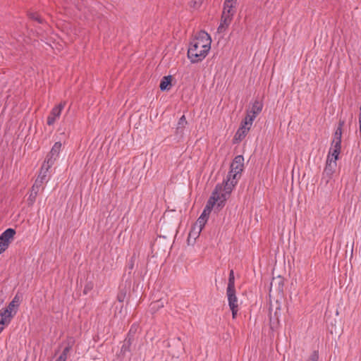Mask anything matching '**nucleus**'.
I'll return each instance as SVG.
<instances>
[{"mask_svg": "<svg viewBox=\"0 0 361 361\" xmlns=\"http://www.w3.org/2000/svg\"><path fill=\"white\" fill-rule=\"evenodd\" d=\"M212 39L204 31L198 32L197 36L193 39L188 49V57L192 63L202 61L208 54L211 49Z\"/></svg>", "mask_w": 361, "mask_h": 361, "instance_id": "1", "label": "nucleus"}, {"mask_svg": "<svg viewBox=\"0 0 361 361\" xmlns=\"http://www.w3.org/2000/svg\"><path fill=\"white\" fill-rule=\"evenodd\" d=\"M240 177V173L233 172L232 170H230L226 176V179H225L221 184L223 186V190L221 192V197H223V200L221 201L219 206L224 207L225 205L226 201L230 197V195L233 188L238 183Z\"/></svg>", "mask_w": 361, "mask_h": 361, "instance_id": "2", "label": "nucleus"}, {"mask_svg": "<svg viewBox=\"0 0 361 361\" xmlns=\"http://www.w3.org/2000/svg\"><path fill=\"white\" fill-rule=\"evenodd\" d=\"M223 190L222 185L217 184L212 193L211 197L207 202V204L202 212V214H204L206 216H209L210 212H212L214 206L217 203V207L221 209L223 207L219 206V204L221 201L223 200V197H221V192Z\"/></svg>", "mask_w": 361, "mask_h": 361, "instance_id": "3", "label": "nucleus"}, {"mask_svg": "<svg viewBox=\"0 0 361 361\" xmlns=\"http://www.w3.org/2000/svg\"><path fill=\"white\" fill-rule=\"evenodd\" d=\"M61 148V142H56L54 143L51 151L47 155V157L41 167V173L44 170V173H47L51 166L54 164L56 158L58 157L60 150Z\"/></svg>", "mask_w": 361, "mask_h": 361, "instance_id": "4", "label": "nucleus"}, {"mask_svg": "<svg viewBox=\"0 0 361 361\" xmlns=\"http://www.w3.org/2000/svg\"><path fill=\"white\" fill-rule=\"evenodd\" d=\"M16 233V231L14 228H8L0 235V254L8 248Z\"/></svg>", "mask_w": 361, "mask_h": 361, "instance_id": "5", "label": "nucleus"}, {"mask_svg": "<svg viewBox=\"0 0 361 361\" xmlns=\"http://www.w3.org/2000/svg\"><path fill=\"white\" fill-rule=\"evenodd\" d=\"M46 177L47 173H44V170L42 173H39L37 178L35 180V182L32 187L31 192L27 200L30 202V204H32L35 201L39 189L42 188L43 183L46 180Z\"/></svg>", "mask_w": 361, "mask_h": 361, "instance_id": "6", "label": "nucleus"}, {"mask_svg": "<svg viewBox=\"0 0 361 361\" xmlns=\"http://www.w3.org/2000/svg\"><path fill=\"white\" fill-rule=\"evenodd\" d=\"M137 331V326L135 324H133L128 331L127 337L123 341V344L122 345L121 353L123 355L126 354V352L130 351V346L132 343L134 341V336Z\"/></svg>", "mask_w": 361, "mask_h": 361, "instance_id": "7", "label": "nucleus"}, {"mask_svg": "<svg viewBox=\"0 0 361 361\" xmlns=\"http://www.w3.org/2000/svg\"><path fill=\"white\" fill-rule=\"evenodd\" d=\"M23 300V294L18 292L11 302H9L8 305L4 308L5 310H8V312L12 313V314L16 315L18 307Z\"/></svg>", "mask_w": 361, "mask_h": 361, "instance_id": "8", "label": "nucleus"}, {"mask_svg": "<svg viewBox=\"0 0 361 361\" xmlns=\"http://www.w3.org/2000/svg\"><path fill=\"white\" fill-rule=\"evenodd\" d=\"M336 167V162L335 160H333V158H330L329 156L327 157L326 166L324 168L323 176H326L327 177L326 182L329 181V179L331 178V176L335 171Z\"/></svg>", "mask_w": 361, "mask_h": 361, "instance_id": "9", "label": "nucleus"}, {"mask_svg": "<svg viewBox=\"0 0 361 361\" xmlns=\"http://www.w3.org/2000/svg\"><path fill=\"white\" fill-rule=\"evenodd\" d=\"M243 161L244 158L242 155L236 156L231 164V170H232L233 172L241 173L243 168Z\"/></svg>", "mask_w": 361, "mask_h": 361, "instance_id": "10", "label": "nucleus"}, {"mask_svg": "<svg viewBox=\"0 0 361 361\" xmlns=\"http://www.w3.org/2000/svg\"><path fill=\"white\" fill-rule=\"evenodd\" d=\"M14 316L12 313L8 312V310L1 309L0 310V324L2 326L8 325Z\"/></svg>", "mask_w": 361, "mask_h": 361, "instance_id": "11", "label": "nucleus"}, {"mask_svg": "<svg viewBox=\"0 0 361 361\" xmlns=\"http://www.w3.org/2000/svg\"><path fill=\"white\" fill-rule=\"evenodd\" d=\"M172 75L164 76L160 82L159 88L161 91H169L172 87Z\"/></svg>", "mask_w": 361, "mask_h": 361, "instance_id": "12", "label": "nucleus"}, {"mask_svg": "<svg viewBox=\"0 0 361 361\" xmlns=\"http://www.w3.org/2000/svg\"><path fill=\"white\" fill-rule=\"evenodd\" d=\"M226 294L228 296L229 307H234L235 306L238 305V298L235 295V288H231V290L227 288Z\"/></svg>", "mask_w": 361, "mask_h": 361, "instance_id": "13", "label": "nucleus"}, {"mask_svg": "<svg viewBox=\"0 0 361 361\" xmlns=\"http://www.w3.org/2000/svg\"><path fill=\"white\" fill-rule=\"evenodd\" d=\"M187 124H188V121L186 120V118L184 115H183L180 118V119L178 122V124H177V128H176V135H179L180 137H182L184 133V129H185V126H187Z\"/></svg>", "mask_w": 361, "mask_h": 361, "instance_id": "14", "label": "nucleus"}, {"mask_svg": "<svg viewBox=\"0 0 361 361\" xmlns=\"http://www.w3.org/2000/svg\"><path fill=\"white\" fill-rule=\"evenodd\" d=\"M276 288L279 293H283V279L279 276L276 279H273L271 282V290Z\"/></svg>", "mask_w": 361, "mask_h": 361, "instance_id": "15", "label": "nucleus"}, {"mask_svg": "<svg viewBox=\"0 0 361 361\" xmlns=\"http://www.w3.org/2000/svg\"><path fill=\"white\" fill-rule=\"evenodd\" d=\"M262 107L263 104L258 100H255L252 104L251 109L247 111L257 117V116L262 111Z\"/></svg>", "mask_w": 361, "mask_h": 361, "instance_id": "16", "label": "nucleus"}, {"mask_svg": "<svg viewBox=\"0 0 361 361\" xmlns=\"http://www.w3.org/2000/svg\"><path fill=\"white\" fill-rule=\"evenodd\" d=\"M250 130V126L246 127L243 124H240V127L235 135V140L241 141Z\"/></svg>", "mask_w": 361, "mask_h": 361, "instance_id": "17", "label": "nucleus"}, {"mask_svg": "<svg viewBox=\"0 0 361 361\" xmlns=\"http://www.w3.org/2000/svg\"><path fill=\"white\" fill-rule=\"evenodd\" d=\"M66 103L61 102L59 105L54 107L49 114L52 118L56 119L61 115L62 109L64 108Z\"/></svg>", "mask_w": 361, "mask_h": 361, "instance_id": "18", "label": "nucleus"}, {"mask_svg": "<svg viewBox=\"0 0 361 361\" xmlns=\"http://www.w3.org/2000/svg\"><path fill=\"white\" fill-rule=\"evenodd\" d=\"M208 218L209 216H206L204 214H202L194 226L197 227L198 230L202 231Z\"/></svg>", "mask_w": 361, "mask_h": 361, "instance_id": "19", "label": "nucleus"}, {"mask_svg": "<svg viewBox=\"0 0 361 361\" xmlns=\"http://www.w3.org/2000/svg\"><path fill=\"white\" fill-rule=\"evenodd\" d=\"M269 320H270V328L274 330L277 328L279 324V317L277 316V311H276L272 315L271 312H270L269 315Z\"/></svg>", "mask_w": 361, "mask_h": 361, "instance_id": "20", "label": "nucleus"}, {"mask_svg": "<svg viewBox=\"0 0 361 361\" xmlns=\"http://www.w3.org/2000/svg\"><path fill=\"white\" fill-rule=\"evenodd\" d=\"M255 118L256 117L254 115H252L250 113L247 111V115L245 119L241 122V124L245 125L246 127H250Z\"/></svg>", "mask_w": 361, "mask_h": 361, "instance_id": "21", "label": "nucleus"}, {"mask_svg": "<svg viewBox=\"0 0 361 361\" xmlns=\"http://www.w3.org/2000/svg\"><path fill=\"white\" fill-rule=\"evenodd\" d=\"M201 232V230H198L197 227L193 226V228L191 229V231L189 233L188 241L190 243L191 238H193L194 241L196 240L197 237H199V235Z\"/></svg>", "mask_w": 361, "mask_h": 361, "instance_id": "22", "label": "nucleus"}, {"mask_svg": "<svg viewBox=\"0 0 361 361\" xmlns=\"http://www.w3.org/2000/svg\"><path fill=\"white\" fill-rule=\"evenodd\" d=\"M72 346L71 345H68L63 350L62 353L59 355V357L56 359V361H66L67 359V355L71 350Z\"/></svg>", "mask_w": 361, "mask_h": 361, "instance_id": "23", "label": "nucleus"}, {"mask_svg": "<svg viewBox=\"0 0 361 361\" xmlns=\"http://www.w3.org/2000/svg\"><path fill=\"white\" fill-rule=\"evenodd\" d=\"M231 20L232 18L231 17V15H226V11H223L220 23L228 27Z\"/></svg>", "mask_w": 361, "mask_h": 361, "instance_id": "24", "label": "nucleus"}, {"mask_svg": "<svg viewBox=\"0 0 361 361\" xmlns=\"http://www.w3.org/2000/svg\"><path fill=\"white\" fill-rule=\"evenodd\" d=\"M136 259H137V256H136L135 252H134L133 254V255L131 256V257L130 258L129 262L128 263V265L126 267L127 269L129 271H128L129 274H131L132 270L134 269V266H135V263Z\"/></svg>", "mask_w": 361, "mask_h": 361, "instance_id": "25", "label": "nucleus"}, {"mask_svg": "<svg viewBox=\"0 0 361 361\" xmlns=\"http://www.w3.org/2000/svg\"><path fill=\"white\" fill-rule=\"evenodd\" d=\"M340 152H341V149L331 147L330 149L328 156H329L330 158H333V160H335V162H336V160L338 159V156H339Z\"/></svg>", "mask_w": 361, "mask_h": 361, "instance_id": "26", "label": "nucleus"}, {"mask_svg": "<svg viewBox=\"0 0 361 361\" xmlns=\"http://www.w3.org/2000/svg\"><path fill=\"white\" fill-rule=\"evenodd\" d=\"M235 288V276H234V272L233 270L231 269L229 273L228 276V287L227 288Z\"/></svg>", "mask_w": 361, "mask_h": 361, "instance_id": "27", "label": "nucleus"}, {"mask_svg": "<svg viewBox=\"0 0 361 361\" xmlns=\"http://www.w3.org/2000/svg\"><path fill=\"white\" fill-rule=\"evenodd\" d=\"M127 290L124 288H120L119 292L117 295V300L120 302H123L126 297Z\"/></svg>", "mask_w": 361, "mask_h": 361, "instance_id": "28", "label": "nucleus"}, {"mask_svg": "<svg viewBox=\"0 0 361 361\" xmlns=\"http://www.w3.org/2000/svg\"><path fill=\"white\" fill-rule=\"evenodd\" d=\"M94 288V283L92 281H87L83 290V294L87 295Z\"/></svg>", "mask_w": 361, "mask_h": 361, "instance_id": "29", "label": "nucleus"}, {"mask_svg": "<svg viewBox=\"0 0 361 361\" xmlns=\"http://www.w3.org/2000/svg\"><path fill=\"white\" fill-rule=\"evenodd\" d=\"M29 17L34 20L37 21L39 23H43V19L36 13H29Z\"/></svg>", "mask_w": 361, "mask_h": 361, "instance_id": "30", "label": "nucleus"}, {"mask_svg": "<svg viewBox=\"0 0 361 361\" xmlns=\"http://www.w3.org/2000/svg\"><path fill=\"white\" fill-rule=\"evenodd\" d=\"M233 7V4L228 5V6H226V5H224V11H226V15H231V17L232 18L234 12L232 11V8Z\"/></svg>", "mask_w": 361, "mask_h": 361, "instance_id": "31", "label": "nucleus"}, {"mask_svg": "<svg viewBox=\"0 0 361 361\" xmlns=\"http://www.w3.org/2000/svg\"><path fill=\"white\" fill-rule=\"evenodd\" d=\"M319 360V353L317 350H314L309 357L307 361H318Z\"/></svg>", "mask_w": 361, "mask_h": 361, "instance_id": "32", "label": "nucleus"}, {"mask_svg": "<svg viewBox=\"0 0 361 361\" xmlns=\"http://www.w3.org/2000/svg\"><path fill=\"white\" fill-rule=\"evenodd\" d=\"M332 147L335 149H341V140H333L331 143Z\"/></svg>", "mask_w": 361, "mask_h": 361, "instance_id": "33", "label": "nucleus"}, {"mask_svg": "<svg viewBox=\"0 0 361 361\" xmlns=\"http://www.w3.org/2000/svg\"><path fill=\"white\" fill-rule=\"evenodd\" d=\"M345 124V121L343 120L340 119L338 122V125L337 127V129L336 130V133H338L339 134L342 135V128Z\"/></svg>", "mask_w": 361, "mask_h": 361, "instance_id": "34", "label": "nucleus"}, {"mask_svg": "<svg viewBox=\"0 0 361 361\" xmlns=\"http://www.w3.org/2000/svg\"><path fill=\"white\" fill-rule=\"evenodd\" d=\"M228 28L227 26L220 23V25H219L218 28H217V32L219 33H223L225 32V30Z\"/></svg>", "mask_w": 361, "mask_h": 361, "instance_id": "35", "label": "nucleus"}, {"mask_svg": "<svg viewBox=\"0 0 361 361\" xmlns=\"http://www.w3.org/2000/svg\"><path fill=\"white\" fill-rule=\"evenodd\" d=\"M238 305H236L234 307H230L231 312H232V316H233V318H235L236 315H237V312H238Z\"/></svg>", "mask_w": 361, "mask_h": 361, "instance_id": "36", "label": "nucleus"}, {"mask_svg": "<svg viewBox=\"0 0 361 361\" xmlns=\"http://www.w3.org/2000/svg\"><path fill=\"white\" fill-rule=\"evenodd\" d=\"M55 121H56V119L52 118L51 116H49L47 118V124L49 126H51L54 123Z\"/></svg>", "mask_w": 361, "mask_h": 361, "instance_id": "37", "label": "nucleus"}, {"mask_svg": "<svg viewBox=\"0 0 361 361\" xmlns=\"http://www.w3.org/2000/svg\"><path fill=\"white\" fill-rule=\"evenodd\" d=\"M233 1L235 2V0H226L224 5H226V6H228V5L233 4Z\"/></svg>", "mask_w": 361, "mask_h": 361, "instance_id": "38", "label": "nucleus"}, {"mask_svg": "<svg viewBox=\"0 0 361 361\" xmlns=\"http://www.w3.org/2000/svg\"><path fill=\"white\" fill-rule=\"evenodd\" d=\"M342 135L339 134L338 133L335 132L334 133V140H341Z\"/></svg>", "mask_w": 361, "mask_h": 361, "instance_id": "39", "label": "nucleus"}, {"mask_svg": "<svg viewBox=\"0 0 361 361\" xmlns=\"http://www.w3.org/2000/svg\"><path fill=\"white\" fill-rule=\"evenodd\" d=\"M353 244H354V243L353 242V243H352V245H351L350 250H348V252H350V256H351V257L353 256Z\"/></svg>", "mask_w": 361, "mask_h": 361, "instance_id": "40", "label": "nucleus"}, {"mask_svg": "<svg viewBox=\"0 0 361 361\" xmlns=\"http://www.w3.org/2000/svg\"><path fill=\"white\" fill-rule=\"evenodd\" d=\"M353 244H354V243L353 242V243H352V245H351L350 250H348V252H350V256H351V257L353 256Z\"/></svg>", "mask_w": 361, "mask_h": 361, "instance_id": "41", "label": "nucleus"}, {"mask_svg": "<svg viewBox=\"0 0 361 361\" xmlns=\"http://www.w3.org/2000/svg\"><path fill=\"white\" fill-rule=\"evenodd\" d=\"M359 123H360V133L361 134V114H360V116H359Z\"/></svg>", "mask_w": 361, "mask_h": 361, "instance_id": "42", "label": "nucleus"}, {"mask_svg": "<svg viewBox=\"0 0 361 361\" xmlns=\"http://www.w3.org/2000/svg\"><path fill=\"white\" fill-rule=\"evenodd\" d=\"M202 1H203V0H195V4H200L202 3Z\"/></svg>", "mask_w": 361, "mask_h": 361, "instance_id": "43", "label": "nucleus"}, {"mask_svg": "<svg viewBox=\"0 0 361 361\" xmlns=\"http://www.w3.org/2000/svg\"><path fill=\"white\" fill-rule=\"evenodd\" d=\"M122 310H123V305H121V307L120 312H121Z\"/></svg>", "mask_w": 361, "mask_h": 361, "instance_id": "44", "label": "nucleus"}, {"mask_svg": "<svg viewBox=\"0 0 361 361\" xmlns=\"http://www.w3.org/2000/svg\"><path fill=\"white\" fill-rule=\"evenodd\" d=\"M23 361H27V359H25Z\"/></svg>", "mask_w": 361, "mask_h": 361, "instance_id": "45", "label": "nucleus"}]
</instances>
